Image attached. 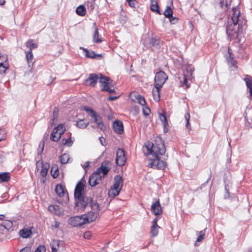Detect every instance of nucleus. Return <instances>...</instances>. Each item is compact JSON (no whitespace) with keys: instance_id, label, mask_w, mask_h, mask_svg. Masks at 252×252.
I'll use <instances>...</instances> for the list:
<instances>
[{"instance_id":"1","label":"nucleus","mask_w":252,"mask_h":252,"mask_svg":"<svg viewBox=\"0 0 252 252\" xmlns=\"http://www.w3.org/2000/svg\"><path fill=\"white\" fill-rule=\"evenodd\" d=\"M147 150V155H151L152 159H150L148 166L155 169L163 170L166 167V163L163 160H160L158 155H164L166 149L162 140L158 138L155 140L154 144L151 142H148L145 145Z\"/></svg>"},{"instance_id":"2","label":"nucleus","mask_w":252,"mask_h":252,"mask_svg":"<svg viewBox=\"0 0 252 252\" xmlns=\"http://www.w3.org/2000/svg\"><path fill=\"white\" fill-rule=\"evenodd\" d=\"M85 184L83 182H79L74 190L75 204L79 209L84 210L87 207H90L93 210H100L99 204L91 197L86 195L84 192Z\"/></svg>"},{"instance_id":"3","label":"nucleus","mask_w":252,"mask_h":252,"mask_svg":"<svg viewBox=\"0 0 252 252\" xmlns=\"http://www.w3.org/2000/svg\"><path fill=\"white\" fill-rule=\"evenodd\" d=\"M85 81L87 85L92 87H94L97 82L98 81L100 84L101 91H107L110 94L115 92L111 79L108 77L102 76L101 74H90Z\"/></svg>"},{"instance_id":"4","label":"nucleus","mask_w":252,"mask_h":252,"mask_svg":"<svg viewBox=\"0 0 252 252\" xmlns=\"http://www.w3.org/2000/svg\"><path fill=\"white\" fill-rule=\"evenodd\" d=\"M231 19L226 27V33L230 39H239L241 33L239 27L242 24L240 19V12L237 7L232 8Z\"/></svg>"},{"instance_id":"5","label":"nucleus","mask_w":252,"mask_h":252,"mask_svg":"<svg viewBox=\"0 0 252 252\" xmlns=\"http://www.w3.org/2000/svg\"><path fill=\"white\" fill-rule=\"evenodd\" d=\"M114 180V184L109 191V196L111 197H114L119 195L123 185V179L121 176L117 175Z\"/></svg>"},{"instance_id":"6","label":"nucleus","mask_w":252,"mask_h":252,"mask_svg":"<svg viewBox=\"0 0 252 252\" xmlns=\"http://www.w3.org/2000/svg\"><path fill=\"white\" fill-rule=\"evenodd\" d=\"M194 70V67L191 65H188L186 67L183 73V80L181 81L180 86L181 87H184L185 86V89H188L189 87V85L192 82V73Z\"/></svg>"},{"instance_id":"7","label":"nucleus","mask_w":252,"mask_h":252,"mask_svg":"<svg viewBox=\"0 0 252 252\" xmlns=\"http://www.w3.org/2000/svg\"><path fill=\"white\" fill-rule=\"evenodd\" d=\"M65 130L64 125L63 124H59L53 129L50 139L53 141H58L60 139L62 135L64 133Z\"/></svg>"},{"instance_id":"8","label":"nucleus","mask_w":252,"mask_h":252,"mask_svg":"<svg viewBox=\"0 0 252 252\" xmlns=\"http://www.w3.org/2000/svg\"><path fill=\"white\" fill-rule=\"evenodd\" d=\"M105 163H102L101 167H99L96 171L94 173L95 178L98 184L101 182L102 178L106 175L110 170V168L105 166Z\"/></svg>"},{"instance_id":"9","label":"nucleus","mask_w":252,"mask_h":252,"mask_svg":"<svg viewBox=\"0 0 252 252\" xmlns=\"http://www.w3.org/2000/svg\"><path fill=\"white\" fill-rule=\"evenodd\" d=\"M167 78V75L163 71L158 72L155 77L154 86H158V87H162Z\"/></svg>"},{"instance_id":"10","label":"nucleus","mask_w":252,"mask_h":252,"mask_svg":"<svg viewBox=\"0 0 252 252\" xmlns=\"http://www.w3.org/2000/svg\"><path fill=\"white\" fill-rule=\"evenodd\" d=\"M68 223L73 227H78L86 224L83 215L70 218L68 219Z\"/></svg>"},{"instance_id":"11","label":"nucleus","mask_w":252,"mask_h":252,"mask_svg":"<svg viewBox=\"0 0 252 252\" xmlns=\"http://www.w3.org/2000/svg\"><path fill=\"white\" fill-rule=\"evenodd\" d=\"M116 155V163L119 166H123L126 161V158L125 156V151L122 149L119 148L118 149L117 151Z\"/></svg>"},{"instance_id":"12","label":"nucleus","mask_w":252,"mask_h":252,"mask_svg":"<svg viewBox=\"0 0 252 252\" xmlns=\"http://www.w3.org/2000/svg\"><path fill=\"white\" fill-rule=\"evenodd\" d=\"M99 211L100 210L98 211L93 210V211L88 212L87 214L83 215L85 223H90L95 220L99 215Z\"/></svg>"},{"instance_id":"13","label":"nucleus","mask_w":252,"mask_h":252,"mask_svg":"<svg viewBox=\"0 0 252 252\" xmlns=\"http://www.w3.org/2000/svg\"><path fill=\"white\" fill-rule=\"evenodd\" d=\"M152 212L156 216L162 214V209L159 200L152 204L151 208Z\"/></svg>"},{"instance_id":"14","label":"nucleus","mask_w":252,"mask_h":252,"mask_svg":"<svg viewBox=\"0 0 252 252\" xmlns=\"http://www.w3.org/2000/svg\"><path fill=\"white\" fill-rule=\"evenodd\" d=\"M50 245L52 252H57L61 248H63L64 243L62 241L53 240Z\"/></svg>"},{"instance_id":"15","label":"nucleus","mask_w":252,"mask_h":252,"mask_svg":"<svg viewBox=\"0 0 252 252\" xmlns=\"http://www.w3.org/2000/svg\"><path fill=\"white\" fill-rule=\"evenodd\" d=\"M49 211L58 216H61L63 214V210L60 206L58 205H51L48 207Z\"/></svg>"},{"instance_id":"16","label":"nucleus","mask_w":252,"mask_h":252,"mask_svg":"<svg viewBox=\"0 0 252 252\" xmlns=\"http://www.w3.org/2000/svg\"><path fill=\"white\" fill-rule=\"evenodd\" d=\"M113 128L117 133L121 134L124 130L122 122L120 121H116L113 123Z\"/></svg>"},{"instance_id":"17","label":"nucleus","mask_w":252,"mask_h":252,"mask_svg":"<svg viewBox=\"0 0 252 252\" xmlns=\"http://www.w3.org/2000/svg\"><path fill=\"white\" fill-rule=\"evenodd\" d=\"M80 49L83 50L85 56L89 58L94 59L96 57H101L100 54H96L93 51L88 50L83 47H80Z\"/></svg>"},{"instance_id":"18","label":"nucleus","mask_w":252,"mask_h":252,"mask_svg":"<svg viewBox=\"0 0 252 252\" xmlns=\"http://www.w3.org/2000/svg\"><path fill=\"white\" fill-rule=\"evenodd\" d=\"M155 88L153 90L152 94L154 99L156 101H158L160 100V91L162 87H158L154 86Z\"/></svg>"},{"instance_id":"19","label":"nucleus","mask_w":252,"mask_h":252,"mask_svg":"<svg viewBox=\"0 0 252 252\" xmlns=\"http://www.w3.org/2000/svg\"><path fill=\"white\" fill-rule=\"evenodd\" d=\"M159 118L162 122V125L164 127V132L166 133L168 131V123L167 122V118L164 114H160Z\"/></svg>"},{"instance_id":"20","label":"nucleus","mask_w":252,"mask_h":252,"mask_svg":"<svg viewBox=\"0 0 252 252\" xmlns=\"http://www.w3.org/2000/svg\"><path fill=\"white\" fill-rule=\"evenodd\" d=\"M102 41V37L99 34L98 29L95 28L93 35V42L96 43H99Z\"/></svg>"},{"instance_id":"21","label":"nucleus","mask_w":252,"mask_h":252,"mask_svg":"<svg viewBox=\"0 0 252 252\" xmlns=\"http://www.w3.org/2000/svg\"><path fill=\"white\" fill-rule=\"evenodd\" d=\"M49 167V164L48 163H45L42 164L41 170L40 171V175L43 178L45 177L46 176Z\"/></svg>"},{"instance_id":"22","label":"nucleus","mask_w":252,"mask_h":252,"mask_svg":"<svg viewBox=\"0 0 252 252\" xmlns=\"http://www.w3.org/2000/svg\"><path fill=\"white\" fill-rule=\"evenodd\" d=\"M55 191L57 194L60 197L64 196L65 194V190L63 187L61 185H57L56 186Z\"/></svg>"},{"instance_id":"23","label":"nucleus","mask_w":252,"mask_h":252,"mask_svg":"<svg viewBox=\"0 0 252 252\" xmlns=\"http://www.w3.org/2000/svg\"><path fill=\"white\" fill-rule=\"evenodd\" d=\"M196 235L198 236V237L196 239V242L194 245H197V242H201L204 238V236L205 235V229L203 230L197 231L196 232Z\"/></svg>"},{"instance_id":"24","label":"nucleus","mask_w":252,"mask_h":252,"mask_svg":"<svg viewBox=\"0 0 252 252\" xmlns=\"http://www.w3.org/2000/svg\"><path fill=\"white\" fill-rule=\"evenodd\" d=\"M32 233V231L28 228H24L20 231V235L24 238H28Z\"/></svg>"},{"instance_id":"25","label":"nucleus","mask_w":252,"mask_h":252,"mask_svg":"<svg viewBox=\"0 0 252 252\" xmlns=\"http://www.w3.org/2000/svg\"><path fill=\"white\" fill-rule=\"evenodd\" d=\"M86 8L83 5H80L78 6L76 9V13L81 16H84L86 14Z\"/></svg>"},{"instance_id":"26","label":"nucleus","mask_w":252,"mask_h":252,"mask_svg":"<svg viewBox=\"0 0 252 252\" xmlns=\"http://www.w3.org/2000/svg\"><path fill=\"white\" fill-rule=\"evenodd\" d=\"M26 58L30 66L33 63V58L32 51H27L26 53Z\"/></svg>"},{"instance_id":"27","label":"nucleus","mask_w":252,"mask_h":252,"mask_svg":"<svg viewBox=\"0 0 252 252\" xmlns=\"http://www.w3.org/2000/svg\"><path fill=\"white\" fill-rule=\"evenodd\" d=\"M10 174L8 172L0 173V182H6L9 180Z\"/></svg>"},{"instance_id":"28","label":"nucleus","mask_w":252,"mask_h":252,"mask_svg":"<svg viewBox=\"0 0 252 252\" xmlns=\"http://www.w3.org/2000/svg\"><path fill=\"white\" fill-rule=\"evenodd\" d=\"M159 228V226L156 222L155 223V224H152V226L151 227V233L153 237H156L158 235V229Z\"/></svg>"},{"instance_id":"29","label":"nucleus","mask_w":252,"mask_h":252,"mask_svg":"<svg viewBox=\"0 0 252 252\" xmlns=\"http://www.w3.org/2000/svg\"><path fill=\"white\" fill-rule=\"evenodd\" d=\"M51 174L53 178H57L59 174L58 167L57 165H53L51 170Z\"/></svg>"},{"instance_id":"30","label":"nucleus","mask_w":252,"mask_h":252,"mask_svg":"<svg viewBox=\"0 0 252 252\" xmlns=\"http://www.w3.org/2000/svg\"><path fill=\"white\" fill-rule=\"evenodd\" d=\"M150 45L156 48H158L159 46V39L155 37H152L149 42Z\"/></svg>"},{"instance_id":"31","label":"nucleus","mask_w":252,"mask_h":252,"mask_svg":"<svg viewBox=\"0 0 252 252\" xmlns=\"http://www.w3.org/2000/svg\"><path fill=\"white\" fill-rule=\"evenodd\" d=\"M95 0H88L86 3V6L88 10L92 12L95 8Z\"/></svg>"},{"instance_id":"32","label":"nucleus","mask_w":252,"mask_h":252,"mask_svg":"<svg viewBox=\"0 0 252 252\" xmlns=\"http://www.w3.org/2000/svg\"><path fill=\"white\" fill-rule=\"evenodd\" d=\"M26 46L29 48L28 51H32V50L37 47V44L36 43H33L32 40H29L26 42Z\"/></svg>"},{"instance_id":"33","label":"nucleus","mask_w":252,"mask_h":252,"mask_svg":"<svg viewBox=\"0 0 252 252\" xmlns=\"http://www.w3.org/2000/svg\"><path fill=\"white\" fill-rule=\"evenodd\" d=\"M2 59L6 60L5 57H0V73H4L6 69L7 68V67L4 65Z\"/></svg>"},{"instance_id":"34","label":"nucleus","mask_w":252,"mask_h":252,"mask_svg":"<svg viewBox=\"0 0 252 252\" xmlns=\"http://www.w3.org/2000/svg\"><path fill=\"white\" fill-rule=\"evenodd\" d=\"M151 9L153 11L158 12L160 14L158 5L156 0H151Z\"/></svg>"},{"instance_id":"35","label":"nucleus","mask_w":252,"mask_h":252,"mask_svg":"<svg viewBox=\"0 0 252 252\" xmlns=\"http://www.w3.org/2000/svg\"><path fill=\"white\" fill-rule=\"evenodd\" d=\"M135 98L137 100V103H138L142 106H144L146 104V101L145 100V98L141 95L137 94L135 96Z\"/></svg>"},{"instance_id":"36","label":"nucleus","mask_w":252,"mask_h":252,"mask_svg":"<svg viewBox=\"0 0 252 252\" xmlns=\"http://www.w3.org/2000/svg\"><path fill=\"white\" fill-rule=\"evenodd\" d=\"M62 143L63 145L66 146L67 147H71L73 143V141L71 139V137L68 138H63L62 140Z\"/></svg>"},{"instance_id":"37","label":"nucleus","mask_w":252,"mask_h":252,"mask_svg":"<svg viewBox=\"0 0 252 252\" xmlns=\"http://www.w3.org/2000/svg\"><path fill=\"white\" fill-rule=\"evenodd\" d=\"M89 125L88 122H85L83 120H80L76 122V126L79 128H85Z\"/></svg>"},{"instance_id":"38","label":"nucleus","mask_w":252,"mask_h":252,"mask_svg":"<svg viewBox=\"0 0 252 252\" xmlns=\"http://www.w3.org/2000/svg\"><path fill=\"white\" fill-rule=\"evenodd\" d=\"M164 15L165 17L168 18L172 17L173 15V11L170 6H167L164 12Z\"/></svg>"},{"instance_id":"39","label":"nucleus","mask_w":252,"mask_h":252,"mask_svg":"<svg viewBox=\"0 0 252 252\" xmlns=\"http://www.w3.org/2000/svg\"><path fill=\"white\" fill-rule=\"evenodd\" d=\"M231 0H220V6L222 8H223L224 6L226 9L228 8L229 6L231 4Z\"/></svg>"},{"instance_id":"40","label":"nucleus","mask_w":252,"mask_h":252,"mask_svg":"<svg viewBox=\"0 0 252 252\" xmlns=\"http://www.w3.org/2000/svg\"><path fill=\"white\" fill-rule=\"evenodd\" d=\"M244 80L246 82V84L248 89L252 87V81L251 77L249 75H246L245 78L244 79Z\"/></svg>"},{"instance_id":"41","label":"nucleus","mask_w":252,"mask_h":252,"mask_svg":"<svg viewBox=\"0 0 252 252\" xmlns=\"http://www.w3.org/2000/svg\"><path fill=\"white\" fill-rule=\"evenodd\" d=\"M69 159V155L67 154H63L60 157L61 162L62 164H65L68 162Z\"/></svg>"},{"instance_id":"42","label":"nucleus","mask_w":252,"mask_h":252,"mask_svg":"<svg viewBox=\"0 0 252 252\" xmlns=\"http://www.w3.org/2000/svg\"><path fill=\"white\" fill-rule=\"evenodd\" d=\"M89 185L91 187H94L98 184L96 178H95V175H94V174L93 173L91 175V176L90 177L89 180Z\"/></svg>"},{"instance_id":"43","label":"nucleus","mask_w":252,"mask_h":252,"mask_svg":"<svg viewBox=\"0 0 252 252\" xmlns=\"http://www.w3.org/2000/svg\"><path fill=\"white\" fill-rule=\"evenodd\" d=\"M228 52L229 55V57L227 59V62L231 63V64L234 66L235 64L236 61L233 59V55L231 53V50L229 48H228Z\"/></svg>"},{"instance_id":"44","label":"nucleus","mask_w":252,"mask_h":252,"mask_svg":"<svg viewBox=\"0 0 252 252\" xmlns=\"http://www.w3.org/2000/svg\"><path fill=\"white\" fill-rule=\"evenodd\" d=\"M91 116L94 119V123L97 125L98 123L102 121L99 117L97 116L94 111H91Z\"/></svg>"},{"instance_id":"45","label":"nucleus","mask_w":252,"mask_h":252,"mask_svg":"<svg viewBox=\"0 0 252 252\" xmlns=\"http://www.w3.org/2000/svg\"><path fill=\"white\" fill-rule=\"evenodd\" d=\"M12 222L9 220H5L2 225L6 229H8L10 228L12 226Z\"/></svg>"},{"instance_id":"46","label":"nucleus","mask_w":252,"mask_h":252,"mask_svg":"<svg viewBox=\"0 0 252 252\" xmlns=\"http://www.w3.org/2000/svg\"><path fill=\"white\" fill-rule=\"evenodd\" d=\"M185 119L187 121L186 122V127L188 129H191V126H190V125L189 124V118H190V115H189V113H187L185 116Z\"/></svg>"},{"instance_id":"47","label":"nucleus","mask_w":252,"mask_h":252,"mask_svg":"<svg viewBox=\"0 0 252 252\" xmlns=\"http://www.w3.org/2000/svg\"><path fill=\"white\" fill-rule=\"evenodd\" d=\"M58 116V111L56 109H55L53 113V118L52 119V122L51 123V124H53L54 123V121H56L57 120Z\"/></svg>"},{"instance_id":"48","label":"nucleus","mask_w":252,"mask_h":252,"mask_svg":"<svg viewBox=\"0 0 252 252\" xmlns=\"http://www.w3.org/2000/svg\"><path fill=\"white\" fill-rule=\"evenodd\" d=\"M46 249L44 246H39L36 248L34 252H45Z\"/></svg>"},{"instance_id":"49","label":"nucleus","mask_w":252,"mask_h":252,"mask_svg":"<svg viewBox=\"0 0 252 252\" xmlns=\"http://www.w3.org/2000/svg\"><path fill=\"white\" fill-rule=\"evenodd\" d=\"M151 112V110L149 108L147 107H144L143 108V113L145 116H148Z\"/></svg>"},{"instance_id":"50","label":"nucleus","mask_w":252,"mask_h":252,"mask_svg":"<svg viewBox=\"0 0 252 252\" xmlns=\"http://www.w3.org/2000/svg\"><path fill=\"white\" fill-rule=\"evenodd\" d=\"M168 19H169L170 23L172 24H176V23H177L178 20V18H177L173 16V15H172V17H171L170 18H168Z\"/></svg>"},{"instance_id":"51","label":"nucleus","mask_w":252,"mask_h":252,"mask_svg":"<svg viewBox=\"0 0 252 252\" xmlns=\"http://www.w3.org/2000/svg\"><path fill=\"white\" fill-rule=\"evenodd\" d=\"M98 128L100 129L101 130H104L105 129V127L104 126L102 121L98 123L96 125Z\"/></svg>"},{"instance_id":"52","label":"nucleus","mask_w":252,"mask_h":252,"mask_svg":"<svg viewBox=\"0 0 252 252\" xmlns=\"http://www.w3.org/2000/svg\"><path fill=\"white\" fill-rule=\"evenodd\" d=\"M91 232L90 231H87L84 234V237L85 239H89L91 237Z\"/></svg>"},{"instance_id":"53","label":"nucleus","mask_w":252,"mask_h":252,"mask_svg":"<svg viewBox=\"0 0 252 252\" xmlns=\"http://www.w3.org/2000/svg\"><path fill=\"white\" fill-rule=\"evenodd\" d=\"M20 252H31V247H26L21 249Z\"/></svg>"},{"instance_id":"54","label":"nucleus","mask_w":252,"mask_h":252,"mask_svg":"<svg viewBox=\"0 0 252 252\" xmlns=\"http://www.w3.org/2000/svg\"><path fill=\"white\" fill-rule=\"evenodd\" d=\"M43 149H44V144L43 143L42 144L41 147V144H40L39 146V149H38V154H41L43 151Z\"/></svg>"},{"instance_id":"55","label":"nucleus","mask_w":252,"mask_h":252,"mask_svg":"<svg viewBox=\"0 0 252 252\" xmlns=\"http://www.w3.org/2000/svg\"><path fill=\"white\" fill-rule=\"evenodd\" d=\"M89 161L86 162L84 164L82 165V167L83 168V169L86 171V169L88 168L89 166Z\"/></svg>"},{"instance_id":"56","label":"nucleus","mask_w":252,"mask_h":252,"mask_svg":"<svg viewBox=\"0 0 252 252\" xmlns=\"http://www.w3.org/2000/svg\"><path fill=\"white\" fill-rule=\"evenodd\" d=\"M118 98L117 96H109L108 98V99L109 100H111V101H114V100H115L116 99H117Z\"/></svg>"},{"instance_id":"57","label":"nucleus","mask_w":252,"mask_h":252,"mask_svg":"<svg viewBox=\"0 0 252 252\" xmlns=\"http://www.w3.org/2000/svg\"><path fill=\"white\" fill-rule=\"evenodd\" d=\"M60 222L55 221V224L52 225V227H54L55 228H58L60 226Z\"/></svg>"},{"instance_id":"58","label":"nucleus","mask_w":252,"mask_h":252,"mask_svg":"<svg viewBox=\"0 0 252 252\" xmlns=\"http://www.w3.org/2000/svg\"><path fill=\"white\" fill-rule=\"evenodd\" d=\"M128 4L131 7H134L135 6L134 0H132V1H131L130 2H128Z\"/></svg>"},{"instance_id":"59","label":"nucleus","mask_w":252,"mask_h":252,"mask_svg":"<svg viewBox=\"0 0 252 252\" xmlns=\"http://www.w3.org/2000/svg\"><path fill=\"white\" fill-rule=\"evenodd\" d=\"M84 110L86 111V112H88L90 113V115H91V111H94L92 109L89 108V107H85Z\"/></svg>"},{"instance_id":"60","label":"nucleus","mask_w":252,"mask_h":252,"mask_svg":"<svg viewBox=\"0 0 252 252\" xmlns=\"http://www.w3.org/2000/svg\"><path fill=\"white\" fill-rule=\"evenodd\" d=\"M249 89V92L250 93V98L252 99V87L250 88Z\"/></svg>"},{"instance_id":"61","label":"nucleus","mask_w":252,"mask_h":252,"mask_svg":"<svg viewBox=\"0 0 252 252\" xmlns=\"http://www.w3.org/2000/svg\"><path fill=\"white\" fill-rule=\"evenodd\" d=\"M100 143L103 145V141H105V139L103 137H99V138Z\"/></svg>"},{"instance_id":"62","label":"nucleus","mask_w":252,"mask_h":252,"mask_svg":"<svg viewBox=\"0 0 252 252\" xmlns=\"http://www.w3.org/2000/svg\"><path fill=\"white\" fill-rule=\"evenodd\" d=\"M4 135L3 134L0 133V141L2 140L4 138Z\"/></svg>"},{"instance_id":"63","label":"nucleus","mask_w":252,"mask_h":252,"mask_svg":"<svg viewBox=\"0 0 252 252\" xmlns=\"http://www.w3.org/2000/svg\"><path fill=\"white\" fill-rule=\"evenodd\" d=\"M158 220V217H157L153 221V224H155V223L156 222V223H157V221Z\"/></svg>"},{"instance_id":"64","label":"nucleus","mask_w":252,"mask_h":252,"mask_svg":"<svg viewBox=\"0 0 252 252\" xmlns=\"http://www.w3.org/2000/svg\"><path fill=\"white\" fill-rule=\"evenodd\" d=\"M4 218V216L3 215L0 214V220H2Z\"/></svg>"}]
</instances>
